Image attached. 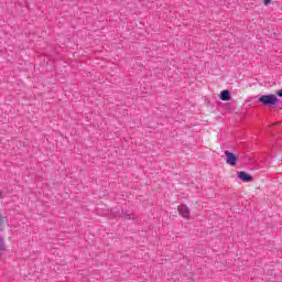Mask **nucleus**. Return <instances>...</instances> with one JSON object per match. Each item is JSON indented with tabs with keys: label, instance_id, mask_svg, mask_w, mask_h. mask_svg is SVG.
I'll return each mask as SVG.
<instances>
[{
	"label": "nucleus",
	"instance_id": "nucleus-1",
	"mask_svg": "<svg viewBox=\"0 0 282 282\" xmlns=\"http://www.w3.org/2000/svg\"><path fill=\"white\" fill-rule=\"evenodd\" d=\"M258 101L262 105H276L279 97H276V95H262Z\"/></svg>",
	"mask_w": 282,
	"mask_h": 282
},
{
	"label": "nucleus",
	"instance_id": "nucleus-2",
	"mask_svg": "<svg viewBox=\"0 0 282 282\" xmlns=\"http://www.w3.org/2000/svg\"><path fill=\"white\" fill-rule=\"evenodd\" d=\"M225 155L227 158V164L230 166H236L237 165V156L232 152L225 151Z\"/></svg>",
	"mask_w": 282,
	"mask_h": 282
},
{
	"label": "nucleus",
	"instance_id": "nucleus-3",
	"mask_svg": "<svg viewBox=\"0 0 282 282\" xmlns=\"http://www.w3.org/2000/svg\"><path fill=\"white\" fill-rule=\"evenodd\" d=\"M178 213L181 217H184L185 219H188V217H191V209H188L186 205H181L178 207Z\"/></svg>",
	"mask_w": 282,
	"mask_h": 282
},
{
	"label": "nucleus",
	"instance_id": "nucleus-4",
	"mask_svg": "<svg viewBox=\"0 0 282 282\" xmlns=\"http://www.w3.org/2000/svg\"><path fill=\"white\" fill-rule=\"evenodd\" d=\"M238 178L242 182H252V176L245 171L238 173Z\"/></svg>",
	"mask_w": 282,
	"mask_h": 282
},
{
	"label": "nucleus",
	"instance_id": "nucleus-5",
	"mask_svg": "<svg viewBox=\"0 0 282 282\" xmlns=\"http://www.w3.org/2000/svg\"><path fill=\"white\" fill-rule=\"evenodd\" d=\"M220 100H225V101L230 100V91H228V90H223V91L220 93Z\"/></svg>",
	"mask_w": 282,
	"mask_h": 282
},
{
	"label": "nucleus",
	"instance_id": "nucleus-6",
	"mask_svg": "<svg viewBox=\"0 0 282 282\" xmlns=\"http://www.w3.org/2000/svg\"><path fill=\"white\" fill-rule=\"evenodd\" d=\"M8 221V217L0 214V231L3 230V224Z\"/></svg>",
	"mask_w": 282,
	"mask_h": 282
},
{
	"label": "nucleus",
	"instance_id": "nucleus-7",
	"mask_svg": "<svg viewBox=\"0 0 282 282\" xmlns=\"http://www.w3.org/2000/svg\"><path fill=\"white\" fill-rule=\"evenodd\" d=\"M264 6H270L272 3V0H263Z\"/></svg>",
	"mask_w": 282,
	"mask_h": 282
},
{
	"label": "nucleus",
	"instance_id": "nucleus-8",
	"mask_svg": "<svg viewBox=\"0 0 282 282\" xmlns=\"http://www.w3.org/2000/svg\"><path fill=\"white\" fill-rule=\"evenodd\" d=\"M276 96L282 97V90H278V91H276Z\"/></svg>",
	"mask_w": 282,
	"mask_h": 282
},
{
	"label": "nucleus",
	"instance_id": "nucleus-9",
	"mask_svg": "<svg viewBox=\"0 0 282 282\" xmlns=\"http://www.w3.org/2000/svg\"><path fill=\"white\" fill-rule=\"evenodd\" d=\"M274 126H279V123H273Z\"/></svg>",
	"mask_w": 282,
	"mask_h": 282
},
{
	"label": "nucleus",
	"instance_id": "nucleus-10",
	"mask_svg": "<svg viewBox=\"0 0 282 282\" xmlns=\"http://www.w3.org/2000/svg\"><path fill=\"white\" fill-rule=\"evenodd\" d=\"M1 195H3V193L0 192V197H1Z\"/></svg>",
	"mask_w": 282,
	"mask_h": 282
}]
</instances>
